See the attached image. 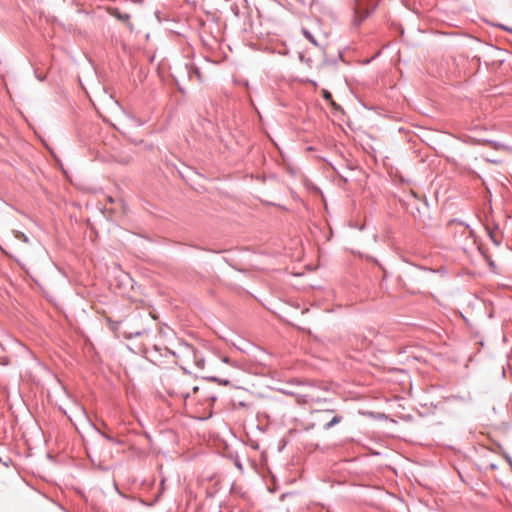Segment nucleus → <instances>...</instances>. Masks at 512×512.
Returning a JSON list of instances; mask_svg holds the SVG:
<instances>
[{
  "label": "nucleus",
  "instance_id": "nucleus-1",
  "mask_svg": "<svg viewBox=\"0 0 512 512\" xmlns=\"http://www.w3.org/2000/svg\"><path fill=\"white\" fill-rule=\"evenodd\" d=\"M375 9V6L368 8L364 0H356L354 8L353 24L359 26Z\"/></svg>",
  "mask_w": 512,
  "mask_h": 512
},
{
  "label": "nucleus",
  "instance_id": "nucleus-2",
  "mask_svg": "<svg viewBox=\"0 0 512 512\" xmlns=\"http://www.w3.org/2000/svg\"><path fill=\"white\" fill-rule=\"evenodd\" d=\"M302 34L303 36L311 42L314 46H319L315 36L306 28H302Z\"/></svg>",
  "mask_w": 512,
  "mask_h": 512
},
{
  "label": "nucleus",
  "instance_id": "nucleus-3",
  "mask_svg": "<svg viewBox=\"0 0 512 512\" xmlns=\"http://www.w3.org/2000/svg\"><path fill=\"white\" fill-rule=\"evenodd\" d=\"M186 68L188 69L189 78H192V76L195 75L199 81L202 80L201 73L197 67H193L192 65H186Z\"/></svg>",
  "mask_w": 512,
  "mask_h": 512
},
{
  "label": "nucleus",
  "instance_id": "nucleus-4",
  "mask_svg": "<svg viewBox=\"0 0 512 512\" xmlns=\"http://www.w3.org/2000/svg\"><path fill=\"white\" fill-rule=\"evenodd\" d=\"M342 421V417L339 416V415H335L330 421H328L325 425H324V429L325 430H329L330 428H332L333 426H335L336 424L340 423Z\"/></svg>",
  "mask_w": 512,
  "mask_h": 512
},
{
  "label": "nucleus",
  "instance_id": "nucleus-5",
  "mask_svg": "<svg viewBox=\"0 0 512 512\" xmlns=\"http://www.w3.org/2000/svg\"><path fill=\"white\" fill-rule=\"evenodd\" d=\"M322 96H323V98H324L326 101L330 102V104H331L332 106H335V105H336V104H335V102H334V101H333V99H332V94H331L328 90L323 89V90H322Z\"/></svg>",
  "mask_w": 512,
  "mask_h": 512
},
{
  "label": "nucleus",
  "instance_id": "nucleus-6",
  "mask_svg": "<svg viewBox=\"0 0 512 512\" xmlns=\"http://www.w3.org/2000/svg\"><path fill=\"white\" fill-rule=\"evenodd\" d=\"M14 234H15V237H16L17 239L22 240V241H24V242H26V243H28V242H29L28 237H27L23 232L15 231V232H14Z\"/></svg>",
  "mask_w": 512,
  "mask_h": 512
},
{
  "label": "nucleus",
  "instance_id": "nucleus-7",
  "mask_svg": "<svg viewBox=\"0 0 512 512\" xmlns=\"http://www.w3.org/2000/svg\"><path fill=\"white\" fill-rule=\"evenodd\" d=\"M497 27H499L500 29L504 30V31H507L508 33H511L512 34V28L511 27H508L504 24H498Z\"/></svg>",
  "mask_w": 512,
  "mask_h": 512
},
{
  "label": "nucleus",
  "instance_id": "nucleus-8",
  "mask_svg": "<svg viewBox=\"0 0 512 512\" xmlns=\"http://www.w3.org/2000/svg\"><path fill=\"white\" fill-rule=\"evenodd\" d=\"M503 457H504V459L506 460V462L509 464V466H510V468H511V470H512V458H511L507 453H505V454L503 455Z\"/></svg>",
  "mask_w": 512,
  "mask_h": 512
},
{
  "label": "nucleus",
  "instance_id": "nucleus-9",
  "mask_svg": "<svg viewBox=\"0 0 512 512\" xmlns=\"http://www.w3.org/2000/svg\"><path fill=\"white\" fill-rule=\"evenodd\" d=\"M490 143L493 145V147H494L495 149L506 148V146H505V145L500 144V143H497V142H492V141H490Z\"/></svg>",
  "mask_w": 512,
  "mask_h": 512
},
{
  "label": "nucleus",
  "instance_id": "nucleus-10",
  "mask_svg": "<svg viewBox=\"0 0 512 512\" xmlns=\"http://www.w3.org/2000/svg\"><path fill=\"white\" fill-rule=\"evenodd\" d=\"M117 17H118L120 20H122V21H127V20H129V18H130V16H129L128 14H124V15H122V14H117Z\"/></svg>",
  "mask_w": 512,
  "mask_h": 512
},
{
  "label": "nucleus",
  "instance_id": "nucleus-11",
  "mask_svg": "<svg viewBox=\"0 0 512 512\" xmlns=\"http://www.w3.org/2000/svg\"><path fill=\"white\" fill-rule=\"evenodd\" d=\"M236 349L239 351V352H245V348L244 347H241V346H235Z\"/></svg>",
  "mask_w": 512,
  "mask_h": 512
},
{
  "label": "nucleus",
  "instance_id": "nucleus-12",
  "mask_svg": "<svg viewBox=\"0 0 512 512\" xmlns=\"http://www.w3.org/2000/svg\"><path fill=\"white\" fill-rule=\"evenodd\" d=\"M220 359H221V361H223L225 363H228V361H229L228 357H226V356H221Z\"/></svg>",
  "mask_w": 512,
  "mask_h": 512
},
{
  "label": "nucleus",
  "instance_id": "nucleus-13",
  "mask_svg": "<svg viewBox=\"0 0 512 512\" xmlns=\"http://www.w3.org/2000/svg\"><path fill=\"white\" fill-rule=\"evenodd\" d=\"M460 225L463 226L465 230H468L469 228L467 225L464 226L462 223H460Z\"/></svg>",
  "mask_w": 512,
  "mask_h": 512
},
{
  "label": "nucleus",
  "instance_id": "nucleus-14",
  "mask_svg": "<svg viewBox=\"0 0 512 512\" xmlns=\"http://www.w3.org/2000/svg\"><path fill=\"white\" fill-rule=\"evenodd\" d=\"M310 82L313 84V86H315V87L317 86V83L315 81H310Z\"/></svg>",
  "mask_w": 512,
  "mask_h": 512
},
{
  "label": "nucleus",
  "instance_id": "nucleus-15",
  "mask_svg": "<svg viewBox=\"0 0 512 512\" xmlns=\"http://www.w3.org/2000/svg\"><path fill=\"white\" fill-rule=\"evenodd\" d=\"M511 360H512L511 358L508 359V366L509 367L511 366V363H510Z\"/></svg>",
  "mask_w": 512,
  "mask_h": 512
}]
</instances>
